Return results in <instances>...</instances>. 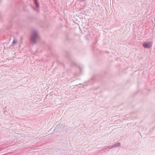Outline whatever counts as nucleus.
<instances>
[{"instance_id": "obj_6", "label": "nucleus", "mask_w": 155, "mask_h": 155, "mask_svg": "<svg viewBox=\"0 0 155 155\" xmlns=\"http://www.w3.org/2000/svg\"><path fill=\"white\" fill-rule=\"evenodd\" d=\"M35 3L37 7H39V5L38 4L37 1H36L35 2Z\"/></svg>"}, {"instance_id": "obj_4", "label": "nucleus", "mask_w": 155, "mask_h": 155, "mask_svg": "<svg viewBox=\"0 0 155 155\" xmlns=\"http://www.w3.org/2000/svg\"><path fill=\"white\" fill-rule=\"evenodd\" d=\"M113 145H111V146H107L106 148L105 149H103V150H106V149H111L112 148H113Z\"/></svg>"}, {"instance_id": "obj_3", "label": "nucleus", "mask_w": 155, "mask_h": 155, "mask_svg": "<svg viewBox=\"0 0 155 155\" xmlns=\"http://www.w3.org/2000/svg\"><path fill=\"white\" fill-rule=\"evenodd\" d=\"M120 143L118 142L115 143H114V145H112L113 147H119L120 146Z\"/></svg>"}, {"instance_id": "obj_1", "label": "nucleus", "mask_w": 155, "mask_h": 155, "mask_svg": "<svg viewBox=\"0 0 155 155\" xmlns=\"http://www.w3.org/2000/svg\"><path fill=\"white\" fill-rule=\"evenodd\" d=\"M40 39V38L37 31L36 30L33 31L31 34V42L35 44L37 41L39 40Z\"/></svg>"}, {"instance_id": "obj_5", "label": "nucleus", "mask_w": 155, "mask_h": 155, "mask_svg": "<svg viewBox=\"0 0 155 155\" xmlns=\"http://www.w3.org/2000/svg\"><path fill=\"white\" fill-rule=\"evenodd\" d=\"M17 41L16 39L14 40L12 42V45H14L15 44L17 43Z\"/></svg>"}, {"instance_id": "obj_2", "label": "nucleus", "mask_w": 155, "mask_h": 155, "mask_svg": "<svg viewBox=\"0 0 155 155\" xmlns=\"http://www.w3.org/2000/svg\"><path fill=\"white\" fill-rule=\"evenodd\" d=\"M152 44L151 42H145L143 43V46L145 48H150L152 46Z\"/></svg>"}, {"instance_id": "obj_7", "label": "nucleus", "mask_w": 155, "mask_h": 155, "mask_svg": "<svg viewBox=\"0 0 155 155\" xmlns=\"http://www.w3.org/2000/svg\"><path fill=\"white\" fill-rule=\"evenodd\" d=\"M34 0L35 1V2L36 1H37V0Z\"/></svg>"}]
</instances>
